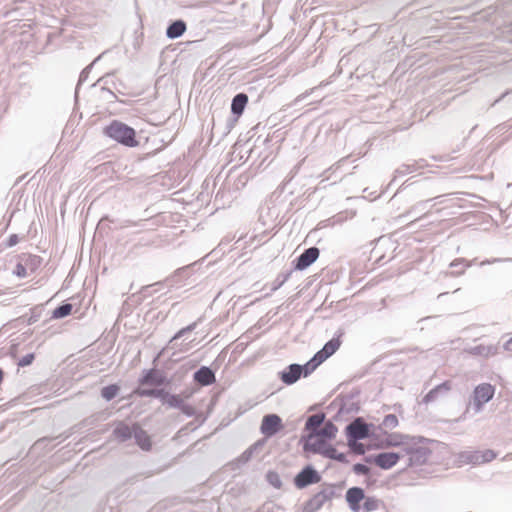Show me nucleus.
Here are the masks:
<instances>
[{
    "instance_id": "obj_1",
    "label": "nucleus",
    "mask_w": 512,
    "mask_h": 512,
    "mask_svg": "<svg viewBox=\"0 0 512 512\" xmlns=\"http://www.w3.org/2000/svg\"><path fill=\"white\" fill-rule=\"evenodd\" d=\"M103 133L107 137L126 147H136L139 145V141L136 137V131L121 121H112L104 127Z\"/></svg>"
},
{
    "instance_id": "obj_2",
    "label": "nucleus",
    "mask_w": 512,
    "mask_h": 512,
    "mask_svg": "<svg viewBox=\"0 0 512 512\" xmlns=\"http://www.w3.org/2000/svg\"><path fill=\"white\" fill-rule=\"evenodd\" d=\"M330 442L331 440L327 438L320 437L315 433H309L304 444V449L306 451L319 453L331 459L343 461L345 456L343 454H338L337 450L331 445Z\"/></svg>"
},
{
    "instance_id": "obj_3",
    "label": "nucleus",
    "mask_w": 512,
    "mask_h": 512,
    "mask_svg": "<svg viewBox=\"0 0 512 512\" xmlns=\"http://www.w3.org/2000/svg\"><path fill=\"white\" fill-rule=\"evenodd\" d=\"M41 265V258L30 253H23L16 258L12 273L18 278H26L33 274Z\"/></svg>"
},
{
    "instance_id": "obj_4",
    "label": "nucleus",
    "mask_w": 512,
    "mask_h": 512,
    "mask_svg": "<svg viewBox=\"0 0 512 512\" xmlns=\"http://www.w3.org/2000/svg\"><path fill=\"white\" fill-rule=\"evenodd\" d=\"M341 346L340 336L332 338L328 341L324 347L318 351L312 360L305 365L306 374L313 371L318 365L323 363L327 358L332 356Z\"/></svg>"
},
{
    "instance_id": "obj_5",
    "label": "nucleus",
    "mask_w": 512,
    "mask_h": 512,
    "mask_svg": "<svg viewBox=\"0 0 512 512\" xmlns=\"http://www.w3.org/2000/svg\"><path fill=\"white\" fill-rule=\"evenodd\" d=\"M283 428L281 418L276 414H269L263 417L261 423V433L266 437L273 436Z\"/></svg>"
},
{
    "instance_id": "obj_6",
    "label": "nucleus",
    "mask_w": 512,
    "mask_h": 512,
    "mask_svg": "<svg viewBox=\"0 0 512 512\" xmlns=\"http://www.w3.org/2000/svg\"><path fill=\"white\" fill-rule=\"evenodd\" d=\"M494 387L491 384L483 383L474 390V405L480 410L484 403H487L494 395Z\"/></svg>"
},
{
    "instance_id": "obj_7",
    "label": "nucleus",
    "mask_w": 512,
    "mask_h": 512,
    "mask_svg": "<svg viewBox=\"0 0 512 512\" xmlns=\"http://www.w3.org/2000/svg\"><path fill=\"white\" fill-rule=\"evenodd\" d=\"M369 428L366 423L363 422L362 419L357 418L352 423L347 426V435L349 441H356L359 439H364L368 437Z\"/></svg>"
},
{
    "instance_id": "obj_8",
    "label": "nucleus",
    "mask_w": 512,
    "mask_h": 512,
    "mask_svg": "<svg viewBox=\"0 0 512 512\" xmlns=\"http://www.w3.org/2000/svg\"><path fill=\"white\" fill-rule=\"evenodd\" d=\"M320 251L316 247H311L304 251L296 260L295 269L304 270L314 263L319 257Z\"/></svg>"
},
{
    "instance_id": "obj_9",
    "label": "nucleus",
    "mask_w": 512,
    "mask_h": 512,
    "mask_svg": "<svg viewBox=\"0 0 512 512\" xmlns=\"http://www.w3.org/2000/svg\"><path fill=\"white\" fill-rule=\"evenodd\" d=\"M365 499L362 488L352 487L346 492V501L353 512H359L361 509L360 502Z\"/></svg>"
},
{
    "instance_id": "obj_10",
    "label": "nucleus",
    "mask_w": 512,
    "mask_h": 512,
    "mask_svg": "<svg viewBox=\"0 0 512 512\" xmlns=\"http://www.w3.org/2000/svg\"><path fill=\"white\" fill-rule=\"evenodd\" d=\"M319 481V476L316 471L312 468L307 467L303 469L296 477H295V485L298 488H304L309 484L316 483Z\"/></svg>"
},
{
    "instance_id": "obj_11",
    "label": "nucleus",
    "mask_w": 512,
    "mask_h": 512,
    "mask_svg": "<svg viewBox=\"0 0 512 512\" xmlns=\"http://www.w3.org/2000/svg\"><path fill=\"white\" fill-rule=\"evenodd\" d=\"M400 456L397 453L385 452L376 455L373 459L375 465L382 469H390L399 461Z\"/></svg>"
},
{
    "instance_id": "obj_12",
    "label": "nucleus",
    "mask_w": 512,
    "mask_h": 512,
    "mask_svg": "<svg viewBox=\"0 0 512 512\" xmlns=\"http://www.w3.org/2000/svg\"><path fill=\"white\" fill-rule=\"evenodd\" d=\"M303 369L306 370L305 366L302 367L298 364H292L287 368V370L281 373L280 378L285 384L291 385L300 378Z\"/></svg>"
},
{
    "instance_id": "obj_13",
    "label": "nucleus",
    "mask_w": 512,
    "mask_h": 512,
    "mask_svg": "<svg viewBox=\"0 0 512 512\" xmlns=\"http://www.w3.org/2000/svg\"><path fill=\"white\" fill-rule=\"evenodd\" d=\"M133 435L136 440V443L143 450H150L152 447V441L148 433L143 430L138 424L133 425Z\"/></svg>"
},
{
    "instance_id": "obj_14",
    "label": "nucleus",
    "mask_w": 512,
    "mask_h": 512,
    "mask_svg": "<svg viewBox=\"0 0 512 512\" xmlns=\"http://www.w3.org/2000/svg\"><path fill=\"white\" fill-rule=\"evenodd\" d=\"M194 380L202 386H208L216 381L215 374L208 367H201L194 374Z\"/></svg>"
},
{
    "instance_id": "obj_15",
    "label": "nucleus",
    "mask_w": 512,
    "mask_h": 512,
    "mask_svg": "<svg viewBox=\"0 0 512 512\" xmlns=\"http://www.w3.org/2000/svg\"><path fill=\"white\" fill-rule=\"evenodd\" d=\"M496 458V454L492 450L476 451L470 456L473 464H483L490 462Z\"/></svg>"
},
{
    "instance_id": "obj_16",
    "label": "nucleus",
    "mask_w": 512,
    "mask_h": 512,
    "mask_svg": "<svg viewBox=\"0 0 512 512\" xmlns=\"http://www.w3.org/2000/svg\"><path fill=\"white\" fill-rule=\"evenodd\" d=\"M248 103V96L244 93L237 94L231 104V110L235 115H241Z\"/></svg>"
},
{
    "instance_id": "obj_17",
    "label": "nucleus",
    "mask_w": 512,
    "mask_h": 512,
    "mask_svg": "<svg viewBox=\"0 0 512 512\" xmlns=\"http://www.w3.org/2000/svg\"><path fill=\"white\" fill-rule=\"evenodd\" d=\"M324 414H314L311 415L305 424L306 430L309 431V433H316L319 430V427L324 424Z\"/></svg>"
},
{
    "instance_id": "obj_18",
    "label": "nucleus",
    "mask_w": 512,
    "mask_h": 512,
    "mask_svg": "<svg viewBox=\"0 0 512 512\" xmlns=\"http://www.w3.org/2000/svg\"><path fill=\"white\" fill-rule=\"evenodd\" d=\"M113 434L115 438L120 441L128 440L133 434V426L129 427L127 424L121 422L115 427Z\"/></svg>"
},
{
    "instance_id": "obj_19",
    "label": "nucleus",
    "mask_w": 512,
    "mask_h": 512,
    "mask_svg": "<svg viewBox=\"0 0 512 512\" xmlns=\"http://www.w3.org/2000/svg\"><path fill=\"white\" fill-rule=\"evenodd\" d=\"M186 31V24L182 20L173 22L166 31L169 38L175 39L180 37Z\"/></svg>"
},
{
    "instance_id": "obj_20",
    "label": "nucleus",
    "mask_w": 512,
    "mask_h": 512,
    "mask_svg": "<svg viewBox=\"0 0 512 512\" xmlns=\"http://www.w3.org/2000/svg\"><path fill=\"white\" fill-rule=\"evenodd\" d=\"M338 429L337 427L330 421L325 422L323 426L315 433L320 437L327 438L329 440H333L337 435Z\"/></svg>"
},
{
    "instance_id": "obj_21",
    "label": "nucleus",
    "mask_w": 512,
    "mask_h": 512,
    "mask_svg": "<svg viewBox=\"0 0 512 512\" xmlns=\"http://www.w3.org/2000/svg\"><path fill=\"white\" fill-rule=\"evenodd\" d=\"M160 398H162L163 403L167 404L169 407L180 408L183 406L184 399L181 395H170L163 391Z\"/></svg>"
},
{
    "instance_id": "obj_22",
    "label": "nucleus",
    "mask_w": 512,
    "mask_h": 512,
    "mask_svg": "<svg viewBox=\"0 0 512 512\" xmlns=\"http://www.w3.org/2000/svg\"><path fill=\"white\" fill-rule=\"evenodd\" d=\"M163 382V376L154 370L149 371L141 381L142 384H151L156 386L162 385Z\"/></svg>"
},
{
    "instance_id": "obj_23",
    "label": "nucleus",
    "mask_w": 512,
    "mask_h": 512,
    "mask_svg": "<svg viewBox=\"0 0 512 512\" xmlns=\"http://www.w3.org/2000/svg\"><path fill=\"white\" fill-rule=\"evenodd\" d=\"M405 439H406V436H404L402 434L394 433L387 437L386 445L392 446V447H397V446L404 444Z\"/></svg>"
},
{
    "instance_id": "obj_24",
    "label": "nucleus",
    "mask_w": 512,
    "mask_h": 512,
    "mask_svg": "<svg viewBox=\"0 0 512 512\" xmlns=\"http://www.w3.org/2000/svg\"><path fill=\"white\" fill-rule=\"evenodd\" d=\"M72 308L73 307L71 304L61 305L53 311V317L63 318L65 316H68L69 314H71Z\"/></svg>"
},
{
    "instance_id": "obj_25",
    "label": "nucleus",
    "mask_w": 512,
    "mask_h": 512,
    "mask_svg": "<svg viewBox=\"0 0 512 512\" xmlns=\"http://www.w3.org/2000/svg\"><path fill=\"white\" fill-rule=\"evenodd\" d=\"M118 391H119V387L117 385L113 384V385L104 387L101 391V395L106 400H111L112 398H114L117 395Z\"/></svg>"
},
{
    "instance_id": "obj_26",
    "label": "nucleus",
    "mask_w": 512,
    "mask_h": 512,
    "mask_svg": "<svg viewBox=\"0 0 512 512\" xmlns=\"http://www.w3.org/2000/svg\"><path fill=\"white\" fill-rule=\"evenodd\" d=\"M363 509L366 512H371L379 508V500L374 497H365Z\"/></svg>"
},
{
    "instance_id": "obj_27",
    "label": "nucleus",
    "mask_w": 512,
    "mask_h": 512,
    "mask_svg": "<svg viewBox=\"0 0 512 512\" xmlns=\"http://www.w3.org/2000/svg\"><path fill=\"white\" fill-rule=\"evenodd\" d=\"M267 480L268 482L275 488H281L282 486V481L280 479V476L277 472L275 471H270L267 473Z\"/></svg>"
},
{
    "instance_id": "obj_28",
    "label": "nucleus",
    "mask_w": 512,
    "mask_h": 512,
    "mask_svg": "<svg viewBox=\"0 0 512 512\" xmlns=\"http://www.w3.org/2000/svg\"><path fill=\"white\" fill-rule=\"evenodd\" d=\"M135 394L139 396H154V397H161L163 394V390H154V389H144V388H138L135 391Z\"/></svg>"
},
{
    "instance_id": "obj_29",
    "label": "nucleus",
    "mask_w": 512,
    "mask_h": 512,
    "mask_svg": "<svg viewBox=\"0 0 512 512\" xmlns=\"http://www.w3.org/2000/svg\"><path fill=\"white\" fill-rule=\"evenodd\" d=\"M398 423V418L394 414H388L383 419V425L390 429L397 427Z\"/></svg>"
},
{
    "instance_id": "obj_30",
    "label": "nucleus",
    "mask_w": 512,
    "mask_h": 512,
    "mask_svg": "<svg viewBox=\"0 0 512 512\" xmlns=\"http://www.w3.org/2000/svg\"><path fill=\"white\" fill-rule=\"evenodd\" d=\"M34 358L35 356L33 353L27 354L19 360L18 365L21 367L28 366L34 361Z\"/></svg>"
},
{
    "instance_id": "obj_31",
    "label": "nucleus",
    "mask_w": 512,
    "mask_h": 512,
    "mask_svg": "<svg viewBox=\"0 0 512 512\" xmlns=\"http://www.w3.org/2000/svg\"><path fill=\"white\" fill-rule=\"evenodd\" d=\"M353 471L356 474L367 475L370 470L366 465L358 463L353 466Z\"/></svg>"
},
{
    "instance_id": "obj_32",
    "label": "nucleus",
    "mask_w": 512,
    "mask_h": 512,
    "mask_svg": "<svg viewBox=\"0 0 512 512\" xmlns=\"http://www.w3.org/2000/svg\"><path fill=\"white\" fill-rule=\"evenodd\" d=\"M184 414L187 416H193L195 414V408L191 405L185 404L183 402V406L179 408Z\"/></svg>"
},
{
    "instance_id": "obj_33",
    "label": "nucleus",
    "mask_w": 512,
    "mask_h": 512,
    "mask_svg": "<svg viewBox=\"0 0 512 512\" xmlns=\"http://www.w3.org/2000/svg\"><path fill=\"white\" fill-rule=\"evenodd\" d=\"M349 445L356 453L364 454L365 450L363 444H358L355 441L351 443V441H349Z\"/></svg>"
},
{
    "instance_id": "obj_34",
    "label": "nucleus",
    "mask_w": 512,
    "mask_h": 512,
    "mask_svg": "<svg viewBox=\"0 0 512 512\" xmlns=\"http://www.w3.org/2000/svg\"><path fill=\"white\" fill-rule=\"evenodd\" d=\"M505 349L512 352V337L505 343Z\"/></svg>"
}]
</instances>
